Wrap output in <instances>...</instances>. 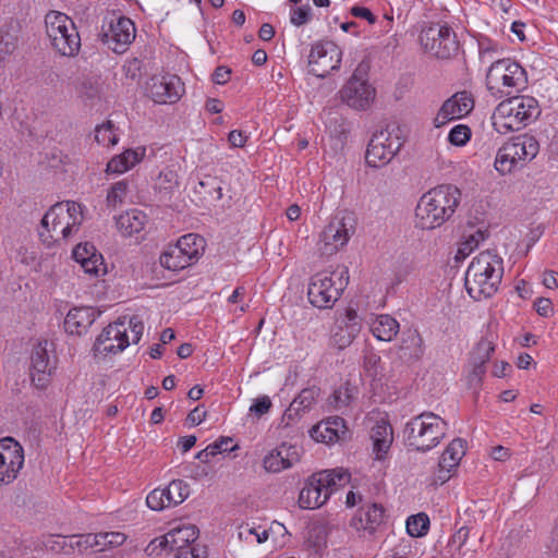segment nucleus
Here are the masks:
<instances>
[{
  "label": "nucleus",
  "mask_w": 558,
  "mask_h": 558,
  "mask_svg": "<svg viewBox=\"0 0 558 558\" xmlns=\"http://www.w3.org/2000/svg\"><path fill=\"white\" fill-rule=\"evenodd\" d=\"M460 201L461 192L454 185L441 184L430 189L423 194L416 205L417 227L432 230L442 226L452 217Z\"/></svg>",
  "instance_id": "1"
},
{
  "label": "nucleus",
  "mask_w": 558,
  "mask_h": 558,
  "mask_svg": "<svg viewBox=\"0 0 558 558\" xmlns=\"http://www.w3.org/2000/svg\"><path fill=\"white\" fill-rule=\"evenodd\" d=\"M448 424L433 412H423L412 417L403 428V440L407 447L428 452L437 447L446 436Z\"/></svg>",
  "instance_id": "2"
},
{
  "label": "nucleus",
  "mask_w": 558,
  "mask_h": 558,
  "mask_svg": "<svg viewBox=\"0 0 558 558\" xmlns=\"http://www.w3.org/2000/svg\"><path fill=\"white\" fill-rule=\"evenodd\" d=\"M82 221L81 204L71 201L57 203L43 217V230L39 231V236L48 245L54 236L52 233H60L63 239H68L74 231L78 230Z\"/></svg>",
  "instance_id": "3"
},
{
  "label": "nucleus",
  "mask_w": 558,
  "mask_h": 558,
  "mask_svg": "<svg viewBox=\"0 0 558 558\" xmlns=\"http://www.w3.org/2000/svg\"><path fill=\"white\" fill-rule=\"evenodd\" d=\"M539 113L537 101L529 96H515L501 101L493 116L499 133L518 131Z\"/></svg>",
  "instance_id": "4"
},
{
  "label": "nucleus",
  "mask_w": 558,
  "mask_h": 558,
  "mask_svg": "<svg viewBox=\"0 0 558 558\" xmlns=\"http://www.w3.org/2000/svg\"><path fill=\"white\" fill-rule=\"evenodd\" d=\"M527 77L525 70L510 59L492 61L486 74V86L493 96L502 98L525 87Z\"/></svg>",
  "instance_id": "5"
},
{
  "label": "nucleus",
  "mask_w": 558,
  "mask_h": 558,
  "mask_svg": "<svg viewBox=\"0 0 558 558\" xmlns=\"http://www.w3.org/2000/svg\"><path fill=\"white\" fill-rule=\"evenodd\" d=\"M539 144L529 134H522L505 143L497 151L495 169L500 174H508L522 168L536 157Z\"/></svg>",
  "instance_id": "6"
},
{
  "label": "nucleus",
  "mask_w": 558,
  "mask_h": 558,
  "mask_svg": "<svg viewBox=\"0 0 558 558\" xmlns=\"http://www.w3.org/2000/svg\"><path fill=\"white\" fill-rule=\"evenodd\" d=\"M205 239L196 233L182 235L160 255V265L166 269L179 271L195 264L204 254Z\"/></svg>",
  "instance_id": "7"
},
{
  "label": "nucleus",
  "mask_w": 558,
  "mask_h": 558,
  "mask_svg": "<svg viewBox=\"0 0 558 558\" xmlns=\"http://www.w3.org/2000/svg\"><path fill=\"white\" fill-rule=\"evenodd\" d=\"M46 32L53 48L65 57L77 54L81 38L73 21L64 13L51 11L45 17Z\"/></svg>",
  "instance_id": "8"
},
{
  "label": "nucleus",
  "mask_w": 558,
  "mask_h": 558,
  "mask_svg": "<svg viewBox=\"0 0 558 558\" xmlns=\"http://www.w3.org/2000/svg\"><path fill=\"white\" fill-rule=\"evenodd\" d=\"M424 50L438 59H450L459 50L456 33L448 25L439 23L424 27L420 34Z\"/></svg>",
  "instance_id": "9"
},
{
  "label": "nucleus",
  "mask_w": 558,
  "mask_h": 558,
  "mask_svg": "<svg viewBox=\"0 0 558 558\" xmlns=\"http://www.w3.org/2000/svg\"><path fill=\"white\" fill-rule=\"evenodd\" d=\"M362 330V317L352 306L338 308L330 329V344L338 350L350 347Z\"/></svg>",
  "instance_id": "10"
},
{
  "label": "nucleus",
  "mask_w": 558,
  "mask_h": 558,
  "mask_svg": "<svg viewBox=\"0 0 558 558\" xmlns=\"http://www.w3.org/2000/svg\"><path fill=\"white\" fill-rule=\"evenodd\" d=\"M342 50L331 40L317 41L312 46L308 56L310 73L317 77H326L340 68Z\"/></svg>",
  "instance_id": "11"
},
{
  "label": "nucleus",
  "mask_w": 558,
  "mask_h": 558,
  "mask_svg": "<svg viewBox=\"0 0 558 558\" xmlns=\"http://www.w3.org/2000/svg\"><path fill=\"white\" fill-rule=\"evenodd\" d=\"M126 316L120 317L113 324L102 329L94 343V355L107 356L108 354H117L129 347L130 341L126 333Z\"/></svg>",
  "instance_id": "12"
},
{
  "label": "nucleus",
  "mask_w": 558,
  "mask_h": 558,
  "mask_svg": "<svg viewBox=\"0 0 558 558\" xmlns=\"http://www.w3.org/2000/svg\"><path fill=\"white\" fill-rule=\"evenodd\" d=\"M341 99L349 107L356 110H366L373 104L376 90L367 83L357 68L340 90Z\"/></svg>",
  "instance_id": "13"
},
{
  "label": "nucleus",
  "mask_w": 558,
  "mask_h": 558,
  "mask_svg": "<svg viewBox=\"0 0 558 558\" xmlns=\"http://www.w3.org/2000/svg\"><path fill=\"white\" fill-rule=\"evenodd\" d=\"M170 550L175 551L177 558H207L204 546L195 544L198 530L195 525H183L169 531Z\"/></svg>",
  "instance_id": "14"
},
{
  "label": "nucleus",
  "mask_w": 558,
  "mask_h": 558,
  "mask_svg": "<svg viewBox=\"0 0 558 558\" xmlns=\"http://www.w3.org/2000/svg\"><path fill=\"white\" fill-rule=\"evenodd\" d=\"M23 465V447L11 437L0 439V485L12 483Z\"/></svg>",
  "instance_id": "15"
},
{
  "label": "nucleus",
  "mask_w": 558,
  "mask_h": 558,
  "mask_svg": "<svg viewBox=\"0 0 558 558\" xmlns=\"http://www.w3.org/2000/svg\"><path fill=\"white\" fill-rule=\"evenodd\" d=\"M401 146L398 136H391L385 131L374 134L365 155L367 165L373 168L387 165L400 150Z\"/></svg>",
  "instance_id": "16"
},
{
  "label": "nucleus",
  "mask_w": 558,
  "mask_h": 558,
  "mask_svg": "<svg viewBox=\"0 0 558 558\" xmlns=\"http://www.w3.org/2000/svg\"><path fill=\"white\" fill-rule=\"evenodd\" d=\"M48 342L39 341L32 350L31 354V378L35 387L45 389L56 369V356L49 354Z\"/></svg>",
  "instance_id": "17"
},
{
  "label": "nucleus",
  "mask_w": 558,
  "mask_h": 558,
  "mask_svg": "<svg viewBox=\"0 0 558 558\" xmlns=\"http://www.w3.org/2000/svg\"><path fill=\"white\" fill-rule=\"evenodd\" d=\"M147 93L156 104H174L182 97L184 84L177 75L153 76Z\"/></svg>",
  "instance_id": "18"
},
{
  "label": "nucleus",
  "mask_w": 558,
  "mask_h": 558,
  "mask_svg": "<svg viewBox=\"0 0 558 558\" xmlns=\"http://www.w3.org/2000/svg\"><path fill=\"white\" fill-rule=\"evenodd\" d=\"M474 108V98L466 92H458L444 101L434 118L435 128H441L448 122L468 116Z\"/></svg>",
  "instance_id": "19"
},
{
  "label": "nucleus",
  "mask_w": 558,
  "mask_h": 558,
  "mask_svg": "<svg viewBox=\"0 0 558 558\" xmlns=\"http://www.w3.org/2000/svg\"><path fill=\"white\" fill-rule=\"evenodd\" d=\"M349 281H310L307 298L317 308H330L341 296Z\"/></svg>",
  "instance_id": "20"
},
{
  "label": "nucleus",
  "mask_w": 558,
  "mask_h": 558,
  "mask_svg": "<svg viewBox=\"0 0 558 558\" xmlns=\"http://www.w3.org/2000/svg\"><path fill=\"white\" fill-rule=\"evenodd\" d=\"M502 275V259L498 255L485 251L473 258L464 272V279H476L478 277H484L485 279H493L494 277L501 279Z\"/></svg>",
  "instance_id": "21"
},
{
  "label": "nucleus",
  "mask_w": 558,
  "mask_h": 558,
  "mask_svg": "<svg viewBox=\"0 0 558 558\" xmlns=\"http://www.w3.org/2000/svg\"><path fill=\"white\" fill-rule=\"evenodd\" d=\"M347 434L348 427L344 420L340 416H330L313 426L310 430V435L314 440L325 444L343 440Z\"/></svg>",
  "instance_id": "22"
},
{
  "label": "nucleus",
  "mask_w": 558,
  "mask_h": 558,
  "mask_svg": "<svg viewBox=\"0 0 558 558\" xmlns=\"http://www.w3.org/2000/svg\"><path fill=\"white\" fill-rule=\"evenodd\" d=\"M385 508L380 504H368L361 507L351 520V526L373 534L383 524Z\"/></svg>",
  "instance_id": "23"
},
{
  "label": "nucleus",
  "mask_w": 558,
  "mask_h": 558,
  "mask_svg": "<svg viewBox=\"0 0 558 558\" xmlns=\"http://www.w3.org/2000/svg\"><path fill=\"white\" fill-rule=\"evenodd\" d=\"M73 257L86 274L99 276L107 271L102 255L90 243L77 244L73 250Z\"/></svg>",
  "instance_id": "24"
},
{
  "label": "nucleus",
  "mask_w": 558,
  "mask_h": 558,
  "mask_svg": "<svg viewBox=\"0 0 558 558\" xmlns=\"http://www.w3.org/2000/svg\"><path fill=\"white\" fill-rule=\"evenodd\" d=\"M106 38L109 47L114 52L121 53L135 38V25L129 17H120L116 24H111Z\"/></svg>",
  "instance_id": "25"
},
{
  "label": "nucleus",
  "mask_w": 558,
  "mask_h": 558,
  "mask_svg": "<svg viewBox=\"0 0 558 558\" xmlns=\"http://www.w3.org/2000/svg\"><path fill=\"white\" fill-rule=\"evenodd\" d=\"M97 313L92 306H80L69 311L64 319V329L70 335L82 336L96 320Z\"/></svg>",
  "instance_id": "26"
},
{
  "label": "nucleus",
  "mask_w": 558,
  "mask_h": 558,
  "mask_svg": "<svg viewBox=\"0 0 558 558\" xmlns=\"http://www.w3.org/2000/svg\"><path fill=\"white\" fill-rule=\"evenodd\" d=\"M317 482L315 476L312 475L301 489L298 502L302 509L319 508L329 499L328 492Z\"/></svg>",
  "instance_id": "27"
},
{
  "label": "nucleus",
  "mask_w": 558,
  "mask_h": 558,
  "mask_svg": "<svg viewBox=\"0 0 558 558\" xmlns=\"http://www.w3.org/2000/svg\"><path fill=\"white\" fill-rule=\"evenodd\" d=\"M146 148L138 146L136 148L125 149L122 154L112 157L106 168L107 173L121 174L133 168L145 157Z\"/></svg>",
  "instance_id": "28"
},
{
  "label": "nucleus",
  "mask_w": 558,
  "mask_h": 558,
  "mask_svg": "<svg viewBox=\"0 0 558 558\" xmlns=\"http://www.w3.org/2000/svg\"><path fill=\"white\" fill-rule=\"evenodd\" d=\"M488 228L484 223H481L476 230L465 234L464 240L458 245L456 255L453 257V264L450 265V268L458 267L459 263L468 257L480 245L481 242H484L488 238Z\"/></svg>",
  "instance_id": "29"
},
{
  "label": "nucleus",
  "mask_w": 558,
  "mask_h": 558,
  "mask_svg": "<svg viewBox=\"0 0 558 558\" xmlns=\"http://www.w3.org/2000/svg\"><path fill=\"white\" fill-rule=\"evenodd\" d=\"M320 389L316 386L304 388L290 403L289 408L284 411L283 421H292L301 413L308 411L315 403Z\"/></svg>",
  "instance_id": "30"
},
{
  "label": "nucleus",
  "mask_w": 558,
  "mask_h": 558,
  "mask_svg": "<svg viewBox=\"0 0 558 558\" xmlns=\"http://www.w3.org/2000/svg\"><path fill=\"white\" fill-rule=\"evenodd\" d=\"M371 439L376 459H384L393 440L392 427L385 421L378 422L371 430Z\"/></svg>",
  "instance_id": "31"
},
{
  "label": "nucleus",
  "mask_w": 558,
  "mask_h": 558,
  "mask_svg": "<svg viewBox=\"0 0 558 558\" xmlns=\"http://www.w3.org/2000/svg\"><path fill=\"white\" fill-rule=\"evenodd\" d=\"M400 325L388 314L377 315L371 323V331L380 341H391L399 332Z\"/></svg>",
  "instance_id": "32"
},
{
  "label": "nucleus",
  "mask_w": 558,
  "mask_h": 558,
  "mask_svg": "<svg viewBox=\"0 0 558 558\" xmlns=\"http://www.w3.org/2000/svg\"><path fill=\"white\" fill-rule=\"evenodd\" d=\"M146 221L147 217L143 211L132 209L119 216L117 227L123 235L131 236L141 232Z\"/></svg>",
  "instance_id": "33"
},
{
  "label": "nucleus",
  "mask_w": 558,
  "mask_h": 558,
  "mask_svg": "<svg viewBox=\"0 0 558 558\" xmlns=\"http://www.w3.org/2000/svg\"><path fill=\"white\" fill-rule=\"evenodd\" d=\"M314 476L318 481L317 483L328 492L329 496L333 490L338 489L339 486L344 485L350 478V474L342 469L325 470L314 474Z\"/></svg>",
  "instance_id": "34"
},
{
  "label": "nucleus",
  "mask_w": 558,
  "mask_h": 558,
  "mask_svg": "<svg viewBox=\"0 0 558 558\" xmlns=\"http://www.w3.org/2000/svg\"><path fill=\"white\" fill-rule=\"evenodd\" d=\"M464 440L461 438L453 439L442 452L439 466L441 470L450 472L453 468H456L462 457L464 456Z\"/></svg>",
  "instance_id": "35"
},
{
  "label": "nucleus",
  "mask_w": 558,
  "mask_h": 558,
  "mask_svg": "<svg viewBox=\"0 0 558 558\" xmlns=\"http://www.w3.org/2000/svg\"><path fill=\"white\" fill-rule=\"evenodd\" d=\"M322 239L325 242L327 253H332L343 247L350 240L348 233L342 234L339 230L338 220H331L328 226H326L322 233Z\"/></svg>",
  "instance_id": "36"
},
{
  "label": "nucleus",
  "mask_w": 558,
  "mask_h": 558,
  "mask_svg": "<svg viewBox=\"0 0 558 558\" xmlns=\"http://www.w3.org/2000/svg\"><path fill=\"white\" fill-rule=\"evenodd\" d=\"M166 505L174 507L182 504L190 496V485L183 480H173L165 488H161Z\"/></svg>",
  "instance_id": "37"
},
{
  "label": "nucleus",
  "mask_w": 558,
  "mask_h": 558,
  "mask_svg": "<svg viewBox=\"0 0 558 558\" xmlns=\"http://www.w3.org/2000/svg\"><path fill=\"white\" fill-rule=\"evenodd\" d=\"M468 294L475 301L493 296L500 281H462Z\"/></svg>",
  "instance_id": "38"
},
{
  "label": "nucleus",
  "mask_w": 558,
  "mask_h": 558,
  "mask_svg": "<svg viewBox=\"0 0 558 558\" xmlns=\"http://www.w3.org/2000/svg\"><path fill=\"white\" fill-rule=\"evenodd\" d=\"M179 186V178L174 170L166 168L156 181V189L163 197L171 195Z\"/></svg>",
  "instance_id": "39"
},
{
  "label": "nucleus",
  "mask_w": 558,
  "mask_h": 558,
  "mask_svg": "<svg viewBox=\"0 0 558 558\" xmlns=\"http://www.w3.org/2000/svg\"><path fill=\"white\" fill-rule=\"evenodd\" d=\"M44 547L54 554H73L71 536L50 535L43 542Z\"/></svg>",
  "instance_id": "40"
},
{
  "label": "nucleus",
  "mask_w": 558,
  "mask_h": 558,
  "mask_svg": "<svg viewBox=\"0 0 558 558\" xmlns=\"http://www.w3.org/2000/svg\"><path fill=\"white\" fill-rule=\"evenodd\" d=\"M129 194V181L121 180L111 185L107 193V205L116 208L122 205Z\"/></svg>",
  "instance_id": "41"
},
{
  "label": "nucleus",
  "mask_w": 558,
  "mask_h": 558,
  "mask_svg": "<svg viewBox=\"0 0 558 558\" xmlns=\"http://www.w3.org/2000/svg\"><path fill=\"white\" fill-rule=\"evenodd\" d=\"M429 529V518L426 513L421 512L411 515L407 520V532L413 537H421L427 533Z\"/></svg>",
  "instance_id": "42"
},
{
  "label": "nucleus",
  "mask_w": 558,
  "mask_h": 558,
  "mask_svg": "<svg viewBox=\"0 0 558 558\" xmlns=\"http://www.w3.org/2000/svg\"><path fill=\"white\" fill-rule=\"evenodd\" d=\"M95 140L102 146H114L118 141V134L116 133L114 125L111 121H107L95 129Z\"/></svg>",
  "instance_id": "43"
},
{
  "label": "nucleus",
  "mask_w": 558,
  "mask_h": 558,
  "mask_svg": "<svg viewBox=\"0 0 558 558\" xmlns=\"http://www.w3.org/2000/svg\"><path fill=\"white\" fill-rule=\"evenodd\" d=\"M19 45L17 36L8 31L0 29V63L13 54Z\"/></svg>",
  "instance_id": "44"
},
{
  "label": "nucleus",
  "mask_w": 558,
  "mask_h": 558,
  "mask_svg": "<svg viewBox=\"0 0 558 558\" xmlns=\"http://www.w3.org/2000/svg\"><path fill=\"white\" fill-rule=\"evenodd\" d=\"M264 468L267 472L279 473L286 469L284 458L282 457L279 448L277 447L270 451L263 460Z\"/></svg>",
  "instance_id": "45"
},
{
  "label": "nucleus",
  "mask_w": 558,
  "mask_h": 558,
  "mask_svg": "<svg viewBox=\"0 0 558 558\" xmlns=\"http://www.w3.org/2000/svg\"><path fill=\"white\" fill-rule=\"evenodd\" d=\"M471 129L465 124L453 126L449 134L448 141L454 146H464L471 138Z\"/></svg>",
  "instance_id": "46"
},
{
  "label": "nucleus",
  "mask_w": 558,
  "mask_h": 558,
  "mask_svg": "<svg viewBox=\"0 0 558 558\" xmlns=\"http://www.w3.org/2000/svg\"><path fill=\"white\" fill-rule=\"evenodd\" d=\"M331 220H338L339 230L342 234L348 233L349 238L354 234L356 228V218L353 213L343 211L336 215Z\"/></svg>",
  "instance_id": "47"
},
{
  "label": "nucleus",
  "mask_w": 558,
  "mask_h": 558,
  "mask_svg": "<svg viewBox=\"0 0 558 558\" xmlns=\"http://www.w3.org/2000/svg\"><path fill=\"white\" fill-rule=\"evenodd\" d=\"M71 541L73 545V553L78 550L83 553L87 549H94L97 544V539L94 534H81V535H71Z\"/></svg>",
  "instance_id": "48"
},
{
  "label": "nucleus",
  "mask_w": 558,
  "mask_h": 558,
  "mask_svg": "<svg viewBox=\"0 0 558 558\" xmlns=\"http://www.w3.org/2000/svg\"><path fill=\"white\" fill-rule=\"evenodd\" d=\"M271 407L272 402L270 398L264 395L253 400V403L250 407V413L259 418L264 414L268 413Z\"/></svg>",
  "instance_id": "49"
},
{
  "label": "nucleus",
  "mask_w": 558,
  "mask_h": 558,
  "mask_svg": "<svg viewBox=\"0 0 558 558\" xmlns=\"http://www.w3.org/2000/svg\"><path fill=\"white\" fill-rule=\"evenodd\" d=\"M279 450L284 458L286 466L289 469L293 466L300 460V448L295 445H288L282 442Z\"/></svg>",
  "instance_id": "50"
},
{
  "label": "nucleus",
  "mask_w": 558,
  "mask_h": 558,
  "mask_svg": "<svg viewBox=\"0 0 558 558\" xmlns=\"http://www.w3.org/2000/svg\"><path fill=\"white\" fill-rule=\"evenodd\" d=\"M166 502L161 488L151 490L146 497V505L154 511H161L169 508Z\"/></svg>",
  "instance_id": "51"
},
{
  "label": "nucleus",
  "mask_w": 558,
  "mask_h": 558,
  "mask_svg": "<svg viewBox=\"0 0 558 558\" xmlns=\"http://www.w3.org/2000/svg\"><path fill=\"white\" fill-rule=\"evenodd\" d=\"M312 16V9L310 5L299 7L291 12V23L295 26H302L310 22Z\"/></svg>",
  "instance_id": "52"
},
{
  "label": "nucleus",
  "mask_w": 558,
  "mask_h": 558,
  "mask_svg": "<svg viewBox=\"0 0 558 558\" xmlns=\"http://www.w3.org/2000/svg\"><path fill=\"white\" fill-rule=\"evenodd\" d=\"M495 351V345L493 341L482 338L476 344L474 351L472 352L475 356L483 359L484 361H489L492 353Z\"/></svg>",
  "instance_id": "53"
},
{
  "label": "nucleus",
  "mask_w": 558,
  "mask_h": 558,
  "mask_svg": "<svg viewBox=\"0 0 558 558\" xmlns=\"http://www.w3.org/2000/svg\"><path fill=\"white\" fill-rule=\"evenodd\" d=\"M170 537L169 532L165 535H161L159 537L154 538L147 546L146 551L149 553V555L153 554H160L162 550L169 549L170 550Z\"/></svg>",
  "instance_id": "54"
},
{
  "label": "nucleus",
  "mask_w": 558,
  "mask_h": 558,
  "mask_svg": "<svg viewBox=\"0 0 558 558\" xmlns=\"http://www.w3.org/2000/svg\"><path fill=\"white\" fill-rule=\"evenodd\" d=\"M126 324L133 335L132 341L133 343H137L144 331V323L137 315H133L131 317H126Z\"/></svg>",
  "instance_id": "55"
},
{
  "label": "nucleus",
  "mask_w": 558,
  "mask_h": 558,
  "mask_svg": "<svg viewBox=\"0 0 558 558\" xmlns=\"http://www.w3.org/2000/svg\"><path fill=\"white\" fill-rule=\"evenodd\" d=\"M250 536H254L256 538V543L262 544L268 539L269 534L267 530L258 532L257 529L250 527L248 525L240 530L239 538H244L245 541H248Z\"/></svg>",
  "instance_id": "56"
},
{
  "label": "nucleus",
  "mask_w": 558,
  "mask_h": 558,
  "mask_svg": "<svg viewBox=\"0 0 558 558\" xmlns=\"http://www.w3.org/2000/svg\"><path fill=\"white\" fill-rule=\"evenodd\" d=\"M478 48H480V57L483 62L489 61V58L492 57V54L497 53L498 49H499L498 45L496 43H493L488 38H484V39L480 40Z\"/></svg>",
  "instance_id": "57"
},
{
  "label": "nucleus",
  "mask_w": 558,
  "mask_h": 558,
  "mask_svg": "<svg viewBox=\"0 0 558 558\" xmlns=\"http://www.w3.org/2000/svg\"><path fill=\"white\" fill-rule=\"evenodd\" d=\"M351 400V393L349 387H340L332 395V404L337 409L349 405Z\"/></svg>",
  "instance_id": "58"
},
{
  "label": "nucleus",
  "mask_w": 558,
  "mask_h": 558,
  "mask_svg": "<svg viewBox=\"0 0 558 558\" xmlns=\"http://www.w3.org/2000/svg\"><path fill=\"white\" fill-rule=\"evenodd\" d=\"M472 527L468 525L461 526L451 537V543L461 549L468 542Z\"/></svg>",
  "instance_id": "59"
},
{
  "label": "nucleus",
  "mask_w": 558,
  "mask_h": 558,
  "mask_svg": "<svg viewBox=\"0 0 558 558\" xmlns=\"http://www.w3.org/2000/svg\"><path fill=\"white\" fill-rule=\"evenodd\" d=\"M232 442L230 437H220L218 440L214 441L209 445L210 450L214 451L215 456L223 452L232 451L236 448V446L229 447V444Z\"/></svg>",
  "instance_id": "60"
},
{
  "label": "nucleus",
  "mask_w": 558,
  "mask_h": 558,
  "mask_svg": "<svg viewBox=\"0 0 558 558\" xmlns=\"http://www.w3.org/2000/svg\"><path fill=\"white\" fill-rule=\"evenodd\" d=\"M534 308L543 317H549L553 314V304L547 298H538L534 303Z\"/></svg>",
  "instance_id": "61"
},
{
  "label": "nucleus",
  "mask_w": 558,
  "mask_h": 558,
  "mask_svg": "<svg viewBox=\"0 0 558 558\" xmlns=\"http://www.w3.org/2000/svg\"><path fill=\"white\" fill-rule=\"evenodd\" d=\"M100 537L107 541L108 548L121 546L126 539L125 534L120 532H105Z\"/></svg>",
  "instance_id": "62"
},
{
  "label": "nucleus",
  "mask_w": 558,
  "mask_h": 558,
  "mask_svg": "<svg viewBox=\"0 0 558 558\" xmlns=\"http://www.w3.org/2000/svg\"><path fill=\"white\" fill-rule=\"evenodd\" d=\"M231 75V69L226 65H219L213 73V81L216 84L223 85L228 83Z\"/></svg>",
  "instance_id": "63"
},
{
  "label": "nucleus",
  "mask_w": 558,
  "mask_h": 558,
  "mask_svg": "<svg viewBox=\"0 0 558 558\" xmlns=\"http://www.w3.org/2000/svg\"><path fill=\"white\" fill-rule=\"evenodd\" d=\"M351 14L355 17L365 19L369 24H374L376 22V16L365 7H353L351 9Z\"/></svg>",
  "instance_id": "64"
}]
</instances>
